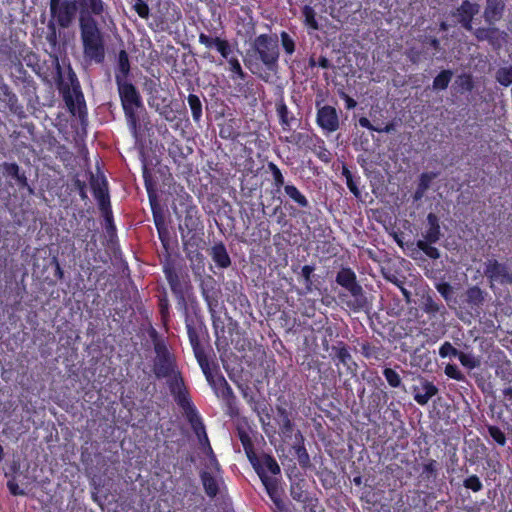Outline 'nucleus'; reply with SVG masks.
<instances>
[{"instance_id":"2eb2a0df","label":"nucleus","mask_w":512,"mask_h":512,"mask_svg":"<svg viewBox=\"0 0 512 512\" xmlns=\"http://www.w3.org/2000/svg\"><path fill=\"white\" fill-rule=\"evenodd\" d=\"M484 275L493 283L500 285L512 284V271L505 263H500L496 259H488L484 266Z\"/></svg>"},{"instance_id":"49530a36","label":"nucleus","mask_w":512,"mask_h":512,"mask_svg":"<svg viewBox=\"0 0 512 512\" xmlns=\"http://www.w3.org/2000/svg\"><path fill=\"white\" fill-rule=\"evenodd\" d=\"M143 179H144V185L148 194V198L150 201V204H153V201L156 199V190H155V183L152 180L151 174L149 173L146 166H144L143 169Z\"/></svg>"},{"instance_id":"f03ea898","label":"nucleus","mask_w":512,"mask_h":512,"mask_svg":"<svg viewBox=\"0 0 512 512\" xmlns=\"http://www.w3.org/2000/svg\"><path fill=\"white\" fill-rule=\"evenodd\" d=\"M279 58L278 36L263 33L256 36L251 42L244 64L253 74L267 82L270 74L278 71Z\"/></svg>"},{"instance_id":"7ed1b4c3","label":"nucleus","mask_w":512,"mask_h":512,"mask_svg":"<svg viewBox=\"0 0 512 512\" xmlns=\"http://www.w3.org/2000/svg\"><path fill=\"white\" fill-rule=\"evenodd\" d=\"M150 337L153 341L155 359L153 372L157 379L167 378V384L171 395L177 403L178 395L184 393L186 397H190L185 386L181 372L178 370L176 357L169 350L163 339H160L157 331L152 328Z\"/></svg>"},{"instance_id":"9d476101","label":"nucleus","mask_w":512,"mask_h":512,"mask_svg":"<svg viewBox=\"0 0 512 512\" xmlns=\"http://www.w3.org/2000/svg\"><path fill=\"white\" fill-rule=\"evenodd\" d=\"M177 405L183 411L186 420L189 422L193 432L198 438L199 443L204 447V450L209 454H213V450L206 433L205 425L197 408L193 404L191 397H186L184 393L178 395Z\"/></svg>"},{"instance_id":"3c124183","label":"nucleus","mask_w":512,"mask_h":512,"mask_svg":"<svg viewBox=\"0 0 512 512\" xmlns=\"http://www.w3.org/2000/svg\"><path fill=\"white\" fill-rule=\"evenodd\" d=\"M489 436L499 445L505 446L507 438L505 433L496 425H487Z\"/></svg>"},{"instance_id":"680f3d73","label":"nucleus","mask_w":512,"mask_h":512,"mask_svg":"<svg viewBox=\"0 0 512 512\" xmlns=\"http://www.w3.org/2000/svg\"><path fill=\"white\" fill-rule=\"evenodd\" d=\"M219 136L225 140H235L238 138L239 132L232 124H225L220 127Z\"/></svg>"},{"instance_id":"a18cd8bd","label":"nucleus","mask_w":512,"mask_h":512,"mask_svg":"<svg viewBox=\"0 0 512 512\" xmlns=\"http://www.w3.org/2000/svg\"><path fill=\"white\" fill-rule=\"evenodd\" d=\"M495 78L497 82L504 87H508L512 84V65L499 68L496 71Z\"/></svg>"},{"instance_id":"e433bc0d","label":"nucleus","mask_w":512,"mask_h":512,"mask_svg":"<svg viewBox=\"0 0 512 512\" xmlns=\"http://www.w3.org/2000/svg\"><path fill=\"white\" fill-rule=\"evenodd\" d=\"M452 77L453 72L450 69L442 70L433 80V89L437 91L447 89Z\"/></svg>"},{"instance_id":"dca6fc26","label":"nucleus","mask_w":512,"mask_h":512,"mask_svg":"<svg viewBox=\"0 0 512 512\" xmlns=\"http://www.w3.org/2000/svg\"><path fill=\"white\" fill-rule=\"evenodd\" d=\"M316 124L321 128L325 135L336 132L340 128V119L335 107L317 105Z\"/></svg>"},{"instance_id":"4be33fe9","label":"nucleus","mask_w":512,"mask_h":512,"mask_svg":"<svg viewBox=\"0 0 512 512\" xmlns=\"http://www.w3.org/2000/svg\"><path fill=\"white\" fill-rule=\"evenodd\" d=\"M423 239L428 242H438L442 236L440 221L435 213L430 212L427 215V226L424 231Z\"/></svg>"},{"instance_id":"a878e982","label":"nucleus","mask_w":512,"mask_h":512,"mask_svg":"<svg viewBox=\"0 0 512 512\" xmlns=\"http://www.w3.org/2000/svg\"><path fill=\"white\" fill-rule=\"evenodd\" d=\"M130 60L126 50L122 49L118 53L117 67L115 71V83L128 81L130 75Z\"/></svg>"},{"instance_id":"de8ad7c7","label":"nucleus","mask_w":512,"mask_h":512,"mask_svg":"<svg viewBox=\"0 0 512 512\" xmlns=\"http://www.w3.org/2000/svg\"><path fill=\"white\" fill-rule=\"evenodd\" d=\"M314 271H315V266L313 265H304L302 268H301V276L303 277L304 279V285H305V290L307 293H310L313 291V274H314Z\"/></svg>"},{"instance_id":"69168bd1","label":"nucleus","mask_w":512,"mask_h":512,"mask_svg":"<svg viewBox=\"0 0 512 512\" xmlns=\"http://www.w3.org/2000/svg\"><path fill=\"white\" fill-rule=\"evenodd\" d=\"M102 214H103V216L105 218L107 234L111 238L113 236H116V226H115L114 221H113L112 209L110 208V209H108L106 211H102Z\"/></svg>"},{"instance_id":"8fccbe9b","label":"nucleus","mask_w":512,"mask_h":512,"mask_svg":"<svg viewBox=\"0 0 512 512\" xmlns=\"http://www.w3.org/2000/svg\"><path fill=\"white\" fill-rule=\"evenodd\" d=\"M268 169L273 176V185L277 191L280 190L281 187H284V176L279 169V167L274 162L268 163Z\"/></svg>"},{"instance_id":"39448f33","label":"nucleus","mask_w":512,"mask_h":512,"mask_svg":"<svg viewBox=\"0 0 512 512\" xmlns=\"http://www.w3.org/2000/svg\"><path fill=\"white\" fill-rule=\"evenodd\" d=\"M237 435L249 462L259 476L268 496L275 504V506L279 510H282L284 508V503L282 500V489L279 487L278 479L276 477H270L266 475L261 465L259 456L255 453L254 445L248 431L243 427H237Z\"/></svg>"},{"instance_id":"72a5a7b5","label":"nucleus","mask_w":512,"mask_h":512,"mask_svg":"<svg viewBox=\"0 0 512 512\" xmlns=\"http://www.w3.org/2000/svg\"><path fill=\"white\" fill-rule=\"evenodd\" d=\"M423 390L424 393H416L414 395V400L419 405H426L429 402V400L438 393V388L432 382L429 381H426L423 384Z\"/></svg>"},{"instance_id":"603ef678","label":"nucleus","mask_w":512,"mask_h":512,"mask_svg":"<svg viewBox=\"0 0 512 512\" xmlns=\"http://www.w3.org/2000/svg\"><path fill=\"white\" fill-rule=\"evenodd\" d=\"M458 360L460 361L462 366L470 370L480 366V360L469 353L460 352Z\"/></svg>"},{"instance_id":"09e8293b","label":"nucleus","mask_w":512,"mask_h":512,"mask_svg":"<svg viewBox=\"0 0 512 512\" xmlns=\"http://www.w3.org/2000/svg\"><path fill=\"white\" fill-rule=\"evenodd\" d=\"M151 205L152 215H153V221L155 224L156 229H161V227L166 226L165 216L163 213L162 208L157 203V200L153 201V204Z\"/></svg>"},{"instance_id":"a19ab883","label":"nucleus","mask_w":512,"mask_h":512,"mask_svg":"<svg viewBox=\"0 0 512 512\" xmlns=\"http://www.w3.org/2000/svg\"><path fill=\"white\" fill-rule=\"evenodd\" d=\"M158 308L161 320L163 324L166 325L170 320V303L166 291H164L163 294L158 298Z\"/></svg>"},{"instance_id":"f704fd0d","label":"nucleus","mask_w":512,"mask_h":512,"mask_svg":"<svg viewBox=\"0 0 512 512\" xmlns=\"http://www.w3.org/2000/svg\"><path fill=\"white\" fill-rule=\"evenodd\" d=\"M302 16L304 18V25L313 31L319 30L320 26L316 18V12L314 8L310 5H304L302 7Z\"/></svg>"},{"instance_id":"e2e57ef3","label":"nucleus","mask_w":512,"mask_h":512,"mask_svg":"<svg viewBox=\"0 0 512 512\" xmlns=\"http://www.w3.org/2000/svg\"><path fill=\"white\" fill-rule=\"evenodd\" d=\"M133 1V9L138 14V16L142 19H148L150 15V8L148 4L144 0H132Z\"/></svg>"},{"instance_id":"a211bd4d","label":"nucleus","mask_w":512,"mask_h":512,"mask_svg":"<svg viewBox=\"0 0 512 512\" xmlns=\"http://www.w3.org/2000/svg\"><path fill=\"white\" fill-rule=\"evenodd\" d=\"M359 346L362 356L371 361L372 364L384 362L390 356V351L385 348L380 341H376L375 343L363 341L359 343Z\"/></svg>"},{"instance_id":"20e7f679","label":"nucleus","mask_w":512,"mask_h":512,"mask_svg":"<svg viewBox=\"0 0 512 512\" xmlns=\"http://www.w3.org/2000/svg\"><path fill=\"white\" fill-rule=\"evenodd\" d=\"M173 211L177 217L184 214L183 222L179 224V230L186 256L189 259H193L194 257L191 253H195L196 257H202L201 253L197 250L199 238L195 235V232L201 225L199 210L193 203V198L183 188H181V193L177 194V197L174 199Z\"/></svg>"},{"instance_id":"5701e85b","label":"nucleus","mask_w":512,"mask_h":512,"mask_svg":"<svg viewBox=\"0 0 512 512\" xmlns=\"http://www.w3.org/2000/svg\"><path fill=\"white\" fill-rule=\"evenodd\" d=\"M277 422L280 433L284 438H291L294 432V423L291 419V413L284 407L277 406Z\"/></svg>"},{"instance_id":"ea45409f","label":"nucleus","mask_w":512,"mask_h":512,"mask_svg":"<svg viewBox=\"0 0 512 512\" xmlns=\"http://www.w3.org/2000/svg\"><path fill=\"white\" fill-rule=\"evenodd\" d=\"M507 34L496 27H488V43L494 48H500Z\"/></svg>"},{"instance_id":"bb28decb","label":"nucleus","mask_w":512,"mask_h":512,"mask_svg":"<svg viewBox=\"0 0 512 512\" xmlns=\"http://www.w3.org/2000/svg\"><path fill=\"white\" fill-rule=\"evenodd\" d=\"M504 11L503 0H486L484 19L489 24L500 20Z\"/></svg>"},{"instance_id":"7c9ffc66","label":"nucleus","mask_w":512,"mask_h":512,"mask_svg":"<svg viewBox=\"0 0 512 512\" xmlns=\"http://www.w3.org/2000/svg\"><path fill=\"white\" fill-rule=\"evenodd\" d=\"M285 194L301 208H308L309 201L306 196L293 184L284 186Z\"/></svg>"},{"instance_id":"f257e3e1","label":"nucleus","mask_w":512,"mask_h":512,"mask_svg":"<svg viewBox=\"0 0 512 512\" xmlns=\"http://www.w3.org/2000/svg\"><path fill=\"white\" fill-rule=\"evenodd\" d=\"M79 11V31L84 58L101 64L105 60V40L97 21L105 10L103 0H75Z\"/></svg>"},{"instance_id":"6e6552de","label":"nucleus","mask_w":512,"mask_h":512,"mask_svg":"<svg viewBox=\"0 0 512 512\" xmlns=\"http://www.w3.org/2000/svg\"><path fill=\"white\" fill-rule=\"evenodd\" d=\"M336 283L346 289L352 299L346 301L347 307L359 312L368 307V300L362 286L357 281L355 272L350 267H342L336 274Z\"/></svg>"},{"instance_id":"aec40b11","label":"nucleus","mask_w":512,"mask_h":512,"mask_svg":"<svg viewBox=\"0 0 512 512\" xmlns=\"http://www.w3.org/2000/svg\"><path fill=\"white\" fill-rule=\"evenodd\" d=\"M275 110L282 130L285 132L291 131L292 126L294 123H296L297 119L292 111L288 108L283 97H280L276 100Z\"/></svg>"},{"instance_id":"0e129e2a","label":"nucleus","mask_w":512,"mask_h":512,"mask_svg":"<svg viewBox=\"0 0 512 512\" xmlns=\"http://www.w3.org/2000/svg\"><path fill=\"white\" fill-rule=\"evenodd\" d=\"M438 176L436 172H423L419 176L417 187L427 191L431 185V182Z\"/></svg>"},{"instance_id":"423d86ee","label":"nucleus","mask_w":512,"mask_h":512,"mask_svg":"<svg viewBox=\"0 0 512 512\" xmlns=\"http://www.w3.org/2000/svg\"><path fill=\"white\" fill-rule=\"evenodd\" d=\"M122 109L131 134L137 138L141 131V116L146 114L140 92L129 81L116 83Z\"/></svg>"},{"instance_id":"412c9836","label":"nucleus","mask_w":512,"mask_h":512,"mask_svg":"<svg viewBox=\"0 0 512 512\" xmlns=\"http://www.w3.org/2000/svg\"><path fill=\"white\" fill-rule=\"evenodd\" d=\"M233 90L235 96L241 97L244 99L254 98L255 90H254V81L253 79L246 73V77L238 78L237 80H232Z\"/></svg>"},{"instance_id":"864d4df0","label":"nucleus","mask_w":512,"mask_h":512,"mask_svg":"<svg viewBox=\"0 0 512 512\" xmlns=\"http://www.w3.org/2000/svg\"><path fill=\"white\" fill-rule=\"evenodd\" d=\"M209 311L211 313V319H212V326L215 331V335L217 338H219V334L222 335L225 333V325L224 321L220 316L216 315V311L212 308L211 303L208 302Z\"/></svg>"},{"instance_id":"774afa93","label":"nucleus","mask_w":512,"mask_h":512,"mask_svg":"<svg viewBox=\"0 0 512 512\" xmlns=\"http://www.w3.org/2000/svg\"><path fill=\"white\" fill-rule=\"evenodd\" d=\"M252 409L258 416L266 415L268 419L270 418L268 405L264 400L254 401Z\"/></svg>"},{"instance_id":"052dcab7","label":"nucleus","mask_w":512,"mask_h":512,"mask_svg":"<svg viewBox=\"0 0 512 512\" xmlns=\"http://www.w3.org/2000/svg\"><path fill=\"white\" fill-rule=\"evenodd\" d=\"M456 83L463 92H471L474 88V81L470 74L459 75Z\"/></svg>"},{"instance_id":"2f4dec72","label":"nucleus","mask_w":512,"mask_h":512,"mask_svg":"<svg viewBox=\"0 0 512 512\" xmlns=\"http://www.w3.org/2000/svg\"><path fill=\"white\" fill-rule=\"evenodd\" d=\"M332 352L333 357L345 366H349L350 362H353L349 349L343 341H338L336 345H333Z\"/></svg>"},{"instance_id":"f8f14e48","label":"nucleus","mask_w":512,"mask_h":512,"mask_svg":"<svg viewBox=\"0 0 512 512\" xmlns=\"http://www.w3.org/2000/svg\"><path fill=\"white\" fill-rule=\"evenodd\" d=\"M50 14L60 28H69L76 19L78 8L75 0H50Z\"/></svg>"},{"instance_id":"4d7b16f0","label":"nucleus","mask_w":512,"mask_h":512,"mask_svg":"<svg viewBox=\"0 0 512 512\" xmlns=\"http://www.w3.org/2000/svg\"><path fill=\"white\" fill-rule=\"evenodd\" d=\"M358 123L362 128H366L368 130L379 132V133H382V132L389 133L394 128L393 124H387L384 128L374 126V125H372V123L370 122V120L367 117H360L358 120Z\"/></svg>"},{"instance_id":"473e14b6","label":"nucleus","mask_w":512,"mask_h":512,"mask_svg":"<svg viewBox=\"0 0 512 512\" xmlns=\"http://www.w3.org/2000/svg\"><path fill=\"white\" fill-rule=\"evenodd\" d=\"M422 309L425 313L432 316H436L437 314L443 316L446 313L445 306L442 303L435 301L429 295L423 299Z\"/></svg>"},{"instance_id":"338daca9","label":"nucleus","mask_w":512,"mask_h":512,"mask_svg":"<svg viewBox=\"0 0 512 512\" xmlns=\"http://www.w3.org/2000/svg\"><path fill=\"white\" fill-rule=\"evenodd\" d=\"M169 155L173 158V160L176 162L178 158H183L184 153L181 144L175 140L173 141L168 148Z\"/></svg>"},{"instance_id":"4c0bfd02","label":"nucleus","mask_w":512,"mask_h":512,"mask_svg":"<svg viewBox=\"0 0 512 512\" xmlns=\"http://www.w3.org/2000/svg\"><path fill=\"white\" fill-rule=\"evenodd\" d=\"M382 374L391 388H404L402 378L395 369L385 367Z\"/></svg>"},{"instance_id":"13d9d810","label":"nucleus","mask_w":512,"mask_h":512,"mask_svg":"<svg viewBox=\"0 0 512 512\" xmlns=\"http://www.w3.org/2000/svg\"><path fill=\"white\" fill-rule=\"evenodd\" d=\"M461 351L456 349L449 341H445L440 347H439V356L441 358H447V357H455L458 358Z\"/></svg>"},{"instance_id":"0eeeda50","label":"nucleus","mask_w":512,"mask_h":512,"mask_svg":"<svg viewBox=\"0 0 512 512\" xmlns=\"http://www.w3.org/2000/svg\"><path fill=\"white\" fill-rule=\"evenodd\" d=\"M198 41L208 50L215 49L227 61L231 80L246 77V72L239 59L233 55V49L228 39L201 32Z\"/></svg>"},{"instance_id":"393cba45","label":"nucleus","mask_w":512,"mask_h":512,"mask_svg":"<svg viewBox=\"0 0 512 512\" xmlns=\"http://www.w3.org/2000/svg\"><path fill=\"white\" fill-rule=\"evenodd\" d=\"M292 450L300 467L308 468L310 465V456L304 444V437L299 430L295 433V443L292 445Z\"/></svg>"},{"instance_id":"1a4fd4ad","label":"nucleus","mask_w":512,"mask_h":512,"mask_svg":"<svg viewBox=\"0 0 512 512\" xmlns=\"http://www.w3.org/2000/svg\"><path fill=\"white\" fill-rule=\"evenodd\" d=\"M163 273L174 295L177 306L187 311V294L191 289L189 276L177 271L174 262L168 258L163 264Z\"/></svg>"},{"instance_id":"b1692460","label":"nucleus","mask_w":512,"mask_h":512,"mask_svg":"<svg viewBox=\"0 0 512 512\" xmlns=\"http://www.w3.org/2000/svg\"><path fill=\"white\" fill-rule=\"evenodd\" d=\"M210 256L218 268L226 269L231 265V258L222 241L211 247Z\"/></svg>"},{"instance_id":"79ce46f5","label":"nucleus","mask_w":512,"mask_h":512,"mask_svg":"<svg viewBox=\"0 0 512 512\" xmlns=\"http://www.w3.org/2000/svg\"><path fill=\"white\" fill-rule=\"evenodd\" d=\"M435 242H428L426 240H418L416 245L419 250H421L427 257L433 260H437L440 258L439 250L434 247L432 244Z\"/></svg>"},{"instance_id":"bf43d9fd","label":"nucleus","mask_w":512,"mask_h":512,"mask_svg":"<svg viewBox=\"0 0 512 512\" xmlns=\"http://www.w3.org/2000/svg\"><path fill=\"white\" fill-rule=\"evenodd\" d=\"M444 373L448 378L456 381L463 382L466 380L465 375L459 370V368L455 364H447L445 366Z\"/></svg>"},{"instance_id":"c9c22d12","label":"nucleus","mask_w":512,"mask_h":512,"mask_svg":"<svg viewBox=\"0 0 512 512\" xmlns=\"http://www.w3.org/2000/svg\"><path fill=\"white\" fill-rule=\"evenodd\" d=\"M220 382L221 389L216 393V395L221 397L228 406H231L235 403L236 399L234 392L222 374H220Z\"/></svg>"},{"instance_id":"6ab92c4d","label":"nucleus","mask_w":512,"mask_h":512,"mask_svg":"<svg viewBox=\"0 0 512 512\" xmlns=\"http://www.w3.org/2000/svg\"><path fill=\"white\" fill-rule=\"evenodd\" d=\"M477 13V5L471 3L469 0H464L456 9L454 15L457 17L458 22L465 30L472 31V20Z\"/></svg>"},{"instance_id":"58836bf2","label":"nucleus","mask_w":512,"mask_h":512,"mask_svg":"<svg viewBox=\"0 0 512 512\" xmlns=\"http://www.w3.org/2000/svg\"><path fill=\"white\" fill-rule=\"evenodd\" d=\"M261 465L263 467V470L267 474V471L270 472L272 475H279L281 472L280 466L278 465L276 459L269 455L264 454L263 456L259 457Z\"/></svg>"},{"instance_id":"6e6d98bb","label":"nucleus","mask_w":512,"mask_h":512,"mask_svg":"<svg viewBox=\"0 0 512 512\" xmlns=\"http://www.w3.org/2000/svg\"><path fill=\"white\" fill-rule=\"evenodd\" d=\"M463 486L476 493L483 489V484L476 474H472L463 480Z\"/></svg>"},{"instance_id":"5fc2aeb1","label":"nucleus","mask_w":512,"mask_h":512,"mask_svg":"<svg viewBox=\"0 0 512 512\" xmlns=\"http://www.w3.org/2000/svg\"><path fill=\"white\" fill-rule=\"evenodd\" d=\"M280 40L284 52L287 55L291 56L296 50V44L294 39L289 35V33H287L286 31H282L280 33Z\"/></svg>"},{"instance_id":"cd10ccee","label":"nucleus","mask_w":512,"mask_h":512,"mask_svg":"<svg viewBox=\"0 0 512 512\" xmlns=\"http://www.w3.org/2000/svg\"><path fill=\"white\" fill-rule=\"evenodd\" d=\"M200 479L207 496L210 498L216 497L219 493V484L212 473L208 471H202L200 473Z\"/></svg>"},{"instance_id":"37998d69","label":"nucleus","mask_w":512,"mask_h":512,"mask_svg":"<svg viewBox=\"0 0 512 512\" xmlns=\"http://www.w3.org/2000/svg\"><path fill=\"white\" fill-rule=\"evenodd\" d=\"M303 486L304 480H301L297 483H292L290 488V494L294 500L305 503L308 500V494L307 491L304 490Z\"/></svg>"},{"instance_id":"4468645a","label":"nucleus","mask_w":512,"mask_h":512,"mask_svg":"<svg viewBox=\"0 0 512 512\" xmlns=\"http://www.w3.org/2000/svg\"><path fill=\"white\" fill-rule=\"evenodd\" d=\"M185 326L190 345L199 366H203V364L206 365L207 355L200 342V334L203 328H205L203 322L201 320L196 321L186 313Z\"/></svg>"},{"instance_id":"ddd939ff","label":"nucleus","mask_w":512,"mask_h":512,"mask_svg":"<svg viewBox=\"0 0 512 512\" xmlns=\"http://www.w3.org/2000/svg\"><path fill=\"white\" fill-rule=\"evenodd\" d=\"M294 143L311 151L323 163L328 164L332 160V154L327 149L324 140L316 134L298 132L293 136Z\"/></svg>"},{"instance_id":"c756f323","label":"nucleus","mask_w":512,"mask_h":512,"mask_svg":"<svg viewBox=\"0 0 512 512\" xmlns=\"http://www.w3.org/2000/svg\"><path fill=\"white\" fill-rule=\"evenodd\" d=\"M187 102L191 110L194 123L200 124L203 116V104L200 97L196 94L190 93L187 97Z\"/></svg>"},{"instance_id":"9b49d317","label":"nucleus","mask_w":512,"mask_h":512,"mask_svg":"<svg viewBox=\"0 0 512 512\" xmlns=\"http://www.w3.org/2000/svg\"><path fill=\"white\" fill-rule=\"evenodd\" d=\"M69 80L71 82V88L69 85L65 84L60 87V91L69 112L72 115H76L77 113L79 119L83 122L87 118V106L84 94L74 72L69 74Z\"/></svg>"},{"instance_id":"c03bdc74","label":"nucleus","mask_w":512,"mask_h":512,"mask_svg":"<svg viewBox=\"0 0 512 512\" xmlns=\"http://www.w3.org/2000/svg\"><path fill=\"white\" fill-rule=\"evenodd\" d=\"M200 368L205 375L209 385L214 389L215 393H217L221 389L220 375L217 378H214L210 369L208 358L206 359V365L203 364V366H200Z\"/></svg>"},{"instance_id":"f3484780","label":"nucleus","mask_w":512,"mask_h":512,"mask_svg":"<svg viewBox=\"0 0 512 512\" xmlns=\"http://www.w3.org/2000/svg\"><path fill=\"white\" fill-rule=\"evenodd\" d=\"M90 186L101 212L110 209V195L106 178L104 176L97 178L91 174Z\"/></svg>"},{"instance_id":"c85d7f7f","label":"nucleus","mask_w":512,"mask_h":512,"mask_svg":"<svg viewBox=\"0 0 512 512\" xmlns=\"http://www.w3.org/2000/svg\"><path fill=\"white\" fill-rule=\"evenodd\" d=\"M465 302L472 309L479 308L484 302L483 290L477 285L469 287L465 292Z\"/></svg>"}]
</instances>
